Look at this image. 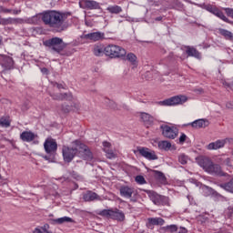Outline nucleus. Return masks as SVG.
I'll list each match as a JSON object with an SVG mask.
<instances>
[{
  "instance_id": "1",
  "label": "nucleus",
  "mask_w": 233,
  "mask_h": 233,
  "mask_svg": "<svg viewBox=\"0 0 233 233\" xmlns=\"http://www.w3.org/2000/svg\"><path fill=\"white\" fill-rule=\"evenodd\" d=\"M40 15L43 23L46 24L49 28H53L55 32H58V34H61V32H66V30H68V26H70L68 22H66V19L72 15L70 12L48 10L40 14Z\"/></svg>"
},
{
  "instance_id": "2",
  "label": "nucleus",
  "mask_w": 233,
  "mask_h": 233,
  "mask_svg": "<svg viewBox=\"0 0 233 233\" xmlns=\"http://www.w3.org/2000/svg\"><path fill=\"white\" fill-rule=\"evenodd\" d=\"M43 45L52 50V52L59 54V56H68V54L63 53V50L66 48V43H65L61 37L55 36L49 38L44 41Z\"/></svg>"
},
{
  "instance_id": "3",
  "label": "nucleus",
  "mask_w": 233,
  "mask_h": 233,
  "mask_svg": "<svg viewBox=\"0 0 233 233\" xmlns=\"http://www.w3.org/2000/svg\"><path fill=\"white\" fill-rule=\"evenodd\" d=\"M105 56L111 59H119L127 56V50L119 46L108 45L105 47Z\"/></svg>"
},
{
  "instance_id": "4",
  "label": "nucleus",
  "mask_w": 233,
  "mask_h": 233,
  "mask_svg": "<svg viewBox=\"0 0 233 233\" xmlns=\"http://www.w3.org/2000/svg\"><path fill=\"white\" fill-rule=\"evenodd\" d=\"M98 216H102V218H107V219H114L115 221H124L125 220V213L120 209H103L98 212Z\"/></svg>"
},
{
  "instance_id": "5",
  "label": "nucleus",
  "mask_w": 233,
  "mask_h": 233,
  "mask_svg": "<svg viewBox=\"0 0 233 233\" xmlns=\"http://www.w3.org/2000/svg\"><path fill=\"white\" fill-rule=\"evenodd\" d=\"M72 145L78 147V154L85 161H92L94 159L92 151H90L88 146L83 144L81 140H75L72 142Z\"/></svg>"
},
{
  "instance_id": "6",
  "label": "nucleus",
  "mask_w": 233,
  "mask_h": 233,
  "mask_svg": "<svg viewBox=\"0 0 233 233\" xmlns=\"http://www.w3.org/2000/svg\"><path fill=\"white\" fill-rule=\"evenodd\" d=\"M187 101H188V97L183 95H178V96H171L163 101H159L157 102V105H159L160 106H176L177 105H183Z\"/></svg>"
},
{
  "instance_id": "7",
  "label": "nucleus",
  "mask_w": 233,
  "mask_h": 233,
  "mask_svg": "<svg viewBox=\"0 0 233 233\" xmlns=\"http://www.w3.org/2000/svg\"><path fill=\"white\" fill-rule=\"evenodd\" d=\"M78 152H79V148L76 146L75 147L63 146L62 156L65 163H72V161H74V157L77 156Z\"/></svg>"
},
{
  "instance_id": "8",
  "label": "nucleus",
  "mask_w": 233,
  "mask_h": 233,
  "mask_svg": "<svg viewBox=\"0 0 233 233\" xmlns=\"http://www.w3.org/2000/svg\"><path fill=\"white\" fill-rule=\"evenodd\" d=\"M203 8L204 10H207V12L213 14V15H216V17H218V19H221L225 23H228V25H233V22L230 21V19H228L227 16H225V14L223 13V11L219 10L218 6L208 4V5H205Z\"/></svg>"
},
{
  "instance_id": "9",
  "label": "nucleus",
  "mask_w": 233,
  "mask_h": 233,
  "mask_svg": "<svg viewBox=\"0 0 233 233\" xmlns=\"http://www.w3.org/2000/svg\"><path fill=\"white\" fill-rule=\"evenodd\" d=\"M160 128L162 130V136L167 137V139H176L179 134V129L174 126L164 125Z\"/></svg>"
},
{
  "instance_id": "10",
  "label": "nucleus",
  "mask_w": 233,
  "mask_h": 233,
  "mask_svg": "<svg viewBox=\"0 0 233 233\" xmlns=\"http://www.w3.org/2000/svg\"><path fill=\"white\" fill-rule=\"evenodd\" d=\"M137 152L139 153L142 157H145V159H147L148 161H156L158 159V157L156 155V151L148 147H137Z\"/></svg>"
},
{
  "instance_id": "11",
  "label": "nucleus",
  "mask_w": 233,
  "mask_h": 233,
  "mask_svg": "<svg viewBox=\"0 0 233 233\" xmlns=\"http://www.w3.org/2000/svg\"><path fill=\"white\" fill-rule=\"evenodd\" d=\"M119 193L122 198H127V199H130V201H136L134 199V196H137V191L129 186H121L119 188Z\"/></svg>"
},
{
  "instance_id": "12",
  "label": "nucleus",
  "mask_w": 233,
  "mask_h": 233,
  "mask_svg": "<svg viewBox=\"0 0 233 233\" xmlns=\"http://www.w3.org/2000/svg\"><path fill=\"white\" fill-rule=\"evenodd\" d=\"M80 8H84L86 10H100L101 5L99 3L94 0H81L79 2Z\"/></svg>"
},
{
  "instance_id": "13",
  "label": "nucleus",
  "mask_w": 233,
  "mask_h": 233,
  "mask_svg": "<svg viewBox=\"0 0 233 233\" xmlns=\"http://www.w3.org/2000/svg\"><path fill=\"white\" fill-rule=\"evenodd\" d=\"M44 148L47 154H56L57 152V142L54 138H47L44 143Z\"/></svg>"
},
{
  "instance_id": "14",
  "label": "nucleus",
  "mask_w": 233,
  "mask_h": 233,
  "mask_svg": "<svg viewBox=\"0 0 233 233\" xmlns=\"http://www.w3.org/2000/svg\"><path fill=\"white\" fill-rule=\"evenodd\" d=\"M0 66H2L3 72L12 70L14 68V59L10 56H0Z\"/></svg>"
},
{
  "instance_id": "15",
  "label": "nucleus",
  "mask_w": 233,
  "mask_h": 233,
  "mask_svg": "<svg viewBox=\"0 0 233 233\" xmlns=\"http://www.w3.org/2000/svg\"><path fill=\"white\" fill-rule=\"evenodd\" d=\"M230 141V138L218 139L215 142H211L207 146L208 150H219L223 148L227 143Z\"/></svg>"
},
{
  "instance_id": "16",
  "label": "nucleus",
  "mask_w": 233,
  "mask_h": 233,
  "mask_svg": "<svg viewBox=\"0 0 233 233\" xmlns=\"http://www.w3.org/2000/svg\"><path fill=\"white\" fill-rule=\"evenodd\" d=\"M50 96L55 101H72L74 99L72 93H57L50 94Z\"/></svg>"
},
{
  "instance_id": "17",
  "label": "nucleus",
  "mask_w": 233,
  "mask_h": 233,
  "mask_svg": "<svg viewBox=\"0 0 233 233\" xmlns=\"http://www.w3.org/2000/svg\"><path fill=\"white\" fill-rule=\"evenodd\" d=\"M37 137V135L32 131H23L20 134V139L25 143H32Z\"/></svg>"
},
{
  "instance_id": "18",
  "label": "nucleus",
  "mask_w": 233,
  "mask_h": 233,
  "mask_svg": "<svg viewBox=\"0 0 233 233\" xmlns=\"http://www.w3.org/2000/svg\"><path fill=\"white\" fill-rule=\"evenodd\" d=\"M198 165L204 168V170L207 172L208 168L210 167V165H212V160L207 157H198L196 158Z\"/></svg>"
},
{
  "instance_id": "19",
  "label": "nucleus",
  "mask_w": 233,
  "mask_h": 233,
  "mask_svg": "<svg viewBox=\"0 0 233 233\" xmlns=\"http://www.w3.org/2000/svg\"><path fill=\"white\" fill-rule=\"evenodd\" d=\"M208 174H214L215 176H226L225 172L221 169V166L211 162L209 168L207 170Z\"/></svg>"
},
{
  "instance_id": "20",
  "label": "nucleus",
  "mask_w": 233,
  "mask_h": 233,
  "mask_svg": "<svg viewBox=\"0 0 233 233\" xmlns=\"http://www.w3.org/2000/svg\"><path fill=\"white\" fill-rule=\"evenodd\" d=\"M186 54H187L188 57H196V59H201V53H199V51H198V49L193 46H187Z\"/></svg>"
},
{
  "instance_id": "21",
  "label": "nucleus",
  "mask_w": 233,
  "mask_h": 233,
  "mask_svg": "<svg viewBox=\"0 0 233 233\" xmlns=\"http://www.w3.org/2000/svg\"><path fill=\"white\" fill-rule=\"evenodd\" d=\"M86 39H89V41H100V39H105V33H101V32L89 33L86 35Z\"/></svg>"
},
{
  "instance_id": "22",
  "label": "nucleus",
  "mask_w": 233,
  "mask_h": 233,
  "mask_svg": "<svg viewBox=\"0 0 233 233\" xmlns=\"http://www.w3.org/2000/svg\"><path fill=\"white\" fill-rule=\"evenodd\" d=\"M146 192L148 195L151 201L154 203V205L159 206V202H160V199H161V195H159L157 192L152 191V190H147Z\"/></svg>"
},
{
  "instance_id": "23",
  "label": "nucleus",
  "mask_w": 233,
  "mask_h": 233,
  "mask_svg": "<svg viewBox=\"0 0 233 233\" xmlns=\"http://www.w3.org/2000/svg\"><path fill=\"white\" fill-rule=\"evenodd\" d=\"M156 225H165V219L161 218H147V227L152 228Z\"/></svg>"
},
{
  "instance_id": "24",
  "label": "nucleus",
  "mask_w": 233,
  "mask_h": 233,
  "mask_svg": "<svg viewBox=\"0 0 233 233\" xmlns=\"http://www.w3.org/2000/svg\"><path fill=\"white\" fill-rule=\"evenodd\" d=\"M190 125L193 128H207V127H208V120L198 119L192 122Z\"/></svg>"
},
{
  "instance_id": "25",
  "label": "nucleus",
  "mask_w": 233,
  "mask_h": 233,
  "mask_svg": "<svg viewBox=\"0 0 233 233\" xmlns=\"http://www.w3.org/2000/svg\"><path fill=\"white\" fill-rule=\"evenodd\" d=\"M84 201H96V199H100L99 195L93 191H87L83 195Z\"/></svg>"
},
{
  "instance_id": "26",
  "label": "nucleus",
  "mask_w": 233,
  "mask_h": 233,
  "mask_svg": "<svg viewBox=\"0 0 233 233\" xmlns=\"http://www.w3.org/2000/svg\"><path fill=\"white\" fill-rule=\"evenodd\" d=\"M126 61L130 63L132 68H137V56L134 53H128L126 56Z\"/></svg>"
},
{
  "instance_id": "27",
  "label": "nucleus",
  "mask_w": 233,
  "mask_h": 233,
  "mask_svg": "<svg viewBox=\"0 0 233 233\" xmlns=\"http://www.w3.org/2000/svg\"><path fill=\"white\" fill-rule=\"evenodd\" d=\"M106 12H108L109 14L117 15L119 14H121V12H123V7L115 5H109L106 7Z\"/></svg>"
},
{
  "instance_id": "28",
  "label": "nucleus",
  "mask_w": 233,
  "mask_h": 233,
  "mask_svg": "<svg viewBox=\"0 0 233 233\" xmlns=\"http://www.w3.org/2000/svg\"><path fill=\"white\" fill-rule=\"evenodd\" d=\"M19 23V19L17 18H0V25L2 26H6L7 25H17Z\"/></svg>"
},
{
  "instance_id": "29",
  "label": "nucleus",
  "mask_w": 233,
  "mask_h": 233,
  "mask_svg": "<svg viewBox=\"0 0 233 233\" xmlns=\"http://www.w3.org/2000/svg\"><path fill=\"white\" fill-rule=\"evenodd\" d=\"M51 221L53 225H63V223H74V219H72V218L70 217H63L60 218L52 219Z\"/></svg>"
},
{
  "instance_id": "30",
  "label": "nucleus",
  "mask_w": 233,
  "mask_h": 233,
  "mask_svg": "<svg viewBox=\"0 0 233 233\" xmlns=\"http://www.w3.org/2000/svg\"><path fill=\"white\" fill-rule=\"evenodd\" d=\"M154 175L156 179L161 183V185H167V177H165V174L161 171L154 170Z\"/></svg>"
},
{
  "instance_id": "31",
  "label": "nucleus",
  "mask_w": 233,
  "mask_h": 233,
  "mask_svg": "<svg viewBox=\"0 0 233 233\" xmlns=\"http://www.w3.org/2000/svg\"><path fill=\"white\" fill-rule=\"evenodd\" d=\"M141 119L145 123V125H152L154 123V116H152L148 113H141Z\"/></svg>"
},
{
  "instance_id": "32",
  "label": "nucleus",
  "mask_w": 233,
  "mask_h": 233,
  "mask_svg": "<svg viewBox=\"0 0 233 233\" xmlns=\"http://www.w3.org/2000/svg\"><path fill=\"white\" fill-rule=\"evenodd\" d=\"M158 148L160 150H165L166 152H168L170 148H172V143L167 140H162L158 142Z\"/></svg>"
},
{
  "instance_id": "33",
  "label": "nucleus",
  "mask_w": 233,
  "mask_h": 233,
  "mask_svg": "<svg viewBox=\"0 0 233 233\" xmlns=\"http://www.w3.org/2000/svg\"><path fill=\"white\" fill-rule=\"evenodd\" d=\"M93 54L97 57L105 56V47L103 46H96L93 49Z\"/></svg>"
},
{
  "instance_id": "34",
  "label": "nucleus",
  "mask_w": 233,
  "mask_h": 233,
  "mask_svg": "<svg viewBox=\"0 0 233 233\" xmlns=\"http://www.w3.org/2000/svg\"><path fill=\"white\" fill-rule=\"evenodd\" d=\"M219 34L228 39V41H233V34L232 32L226 29H219Z\"/></svg>"
},
{
  "instance_id": "35",
  "label": "nucleus",
  "mask_w": 233,
  "mask_h": 233,
  "mask_svg": "<svg viewBox=\"0 0 233 233\" xmlns=\"http://www.w3.org/2000/svg\"><path fill=\"white\" fill-rule=\"evenodd\" d=\"M34 233H53L52 231H50V225L48 224H45L43 227H41L40 228H35L34 230Z\"/></svg>"
},
{
  "instance_id": "36",
  "label": "nucleus",
  "mask_w": 233,
  "mask_h": 233,
  "mask_svg": "<svg viewBox=\"0 0 233 233\" xmlns=\"http://www.w3.org/2000/svg\"><path fill=\"white\" fill-rule=\"evenodd\" d=\"M189 159L190 158L188 157V156H187L185 153H182L177 157V161L178 163H180V165H187Z\"/></svg>"
},
{
  "instance_id": "37",
  "label": "nucleus",
  "mask_w": 233,
  "mask_h": 233,
  "mask_svg": "<svg viewBox=\"0 0 233 233\" xmlns=\"http://www.w3.org/2000/svg\"><path fill=\"white\" fill-rule=\"evenodd\" d=\"M0 127H3L4 128H8V127H10V120H8L6 117H1Z\"/></svg>"
},
{
  "instance_id": "38",
  "label": "nucleus",
  "mask_w": 233,
  "mask_h": 233,
  "mask_svg": "<svg viewBox=\"0 0 233 233\" xmlns=\"http://www.w3.org/2000/svg\"><path fill=\"white\" fill-rule=\"evenodd\" d=\"M135 181L138 184V185H146L147 180L145 179V177L138 175L136 177Z\"/></svg>"
},
{
  "instance_id": "39",
  "label": "nucleus",
  "mask_w": 233,
  "mask_h": 233,
  "mask_svg": "<svg viewBox=\"0 0 233 233\" xmlns=\"http://www.w3.org/2000/svg\"><path fill=\"white\" fill-rule=\"evenodd\" d=\"M167 232H177V226L176 225H170L166 227Z\"/></svg>"
},
{
  "instance_id": "40",
  "label": "nucleus",
  "mask_w": 233,
  "mask_h": 233,
  "mask_svg": "<svg viewBox=\"0 0 233 233\" xmlns=\"http://www.w3.org/2000/svg\"><path fill=\"white\" fill-rule=\"evenodd\" d=\"M72 110V106H68L66 104L62 105V112H64V114H68V112H70Z\"/></svg>"
},
{
  "instance_id": "41",
  "label": "nucleus",
  "mask_w": 233,
  "mask_h": 233,
  "mask_svg": "<svg viewBox=\"0 0 233 233\" xmlns=\"http://www.w3.org/2000/svg\"><path fill=\"white\" fill-rule=\"evenodd\" d=\"M168 201H169L168 197L161 196V195H160V202H159V205H168Z\"/></svg>"
},
{
  "instance_id": "42",
  "label": "nucleus",
  "mask_w": 233,
  "mask_h": 233,
  "mask_svg": "<svg viewBox=\"0 0 233 233\" xmlns=\"http://www.w3.org/2000/svg\"><path fill=\"white\" fill-rule=\"evenodd\" d=\"M187 141V135L185 133H181L178 138L179 145H183Z\"/></svg>"
},
{
  "instance_id": "43",
  "label": "nucleus",
  "mask_w": 233,
  "mask_h": 233,
  "mask_svg": "<svg viewBox=\"0 0 233 233\" xmlns=\"http://www.w3.org/2000/svg\"><path fill=\"white\" fill-rule=\"evenodd\" d=\"M106 157H108V159H112L116 157V155L114 154V152L112 151H106Z\"/></svg>"
},
{
  "instance_id": "44",
  "label": "nucleus",
  "mask_w": 233,
  "mask_h": 233,
  "mask_svg": "<svg viewBox=\"0 0 233 233\" xmlns=\"http://www.w3.org/2000/svg\"><path fill=\"white\" fill-rule=\"evenodd\" d=\"M228 216L233 218V207L228 208Z\"/></svg>"
},
{
  "instance_id": "45",
  "label": "nucleus",
  "mask_w": 233,
  "mask_h": 233,
  "mask_svg": "<svg viewBox=\"0 0 233 233\" xmlns=\"http://www.w3.org/2000/svg\"><path fill=\"white\" fill-rule=\"evenodd\" d=\"M226 108L232 109L233 108V101L227 102Z\"/></svg>"
},
{
  "instance_id": "46",
  "label": "nucleus",
  "mask_w": 233,
  "mask_h": 233,
  "mask_svg": "<svg viewBox=\"0 0 233 233\" xmlns=\"http://www.w3.org/2000/svg\"><path fill=\"white\" fill-rule=\"evenodd\" d=\"M31 21L34 24L37 23V21H39V16L38 15L32 16Z\"/></svg>"
},
{
  "instance_id": "47",
  "label": "nucleus",
  "mask_w": 233,
  "mask_h": 233,
  "mask_svg": "<svg viewBox=\"0 0 233 233\" xmlns=\"http://www.w3.org/2000/svg\"><path fill=\"white\" fill-rule=\"evenodd\" d=\"M55 86H56V88H58V90L65 89V86L59 83H55Z\"/></svg>"
},
{
  "instance_id": "48",
  "label": "nucleus",
  "mask_w": 233,
  "mask_h": 233,
  "mask_svg": "<svg viewBox=\"0 0 233 233\" xmlns=\"http://www.w3.org/2000/svg\"><path fill=\"white\" fill-rule=\"evenodd\" d=\"M103 147L105 148H110L111 144L109 142H107V141H105V142H103Z\"/></svg>"
},
{
  "instance_id": "49",
  "label": "nucleus",
  "mask_w": 233,
  "mask_h": 233,
  "mask_svg": "<svg viewBox=\"0 0 233 233\" xmlns=\"http://www.w3.org/2000/svg\"><path fill=\"white\" fill-rule=\"evenodd\" d=\"M187 232H188V231L185 228H180L179 230L177 229V233H187Z\"/></svg>"
},
{
  "instance_id": "50",
  "label": "nucleus",
  "mask_w": 233,
  "mask_h": 233,
  "mask_svg": "<svg viewBox=\"0 0 233 233\" xmlns=\"http://www.w3.org/2000/svg\"><path fill=\"white\" fill-rule=\"evenodd\" d=\"M1 12H3L4 14H11L12 9L4 8L1 10Z\"/></svg>"
},
{
  "instance_id": "51",
  "label": "nucleus",
  "mask_w": 233,
  "mask_h": 233,
  "mask_svg": "<svg viewBox=\"0 0 233 233\" xmlns=\"http://www.w3.org/2000/svg\"><path fill=\"white\" fill-rule=\"evenodd\" d=\"M42 74L48 75V69L46 67H44L41 69Z\"/></svg>"
},
{
  "instance_id": "52",
  "label": "nucleus",
  "mask_w": 233,
  "mask_h": 233,
  "mask_svg": "<svg viewBox=\"0 0 233 233\" xmlns=\"http://www.w3.org/2000/svg\"><path fill=\"white\" fill-rule=\"evenodd\" d=\"M13 14H15V15H17V14H21V10H13Z\"/></svg>"
},
{
  "instance_id": "53",
  "label": "nucleus",
  "mask_w": 233,
  "mask_h": 233,
  "mask_svg": "<svg viewBox=\"0 0 233 233\" xmlns=\"http://www.w3.org/2000/svg\"><path fill=\"white\" fill-rule=\"evenodd\" d=\"M155 21H163V16H157Z\"/></svg>"
},
{
  "instance_id": "54",
  "label": "nucleus",
  "mask_w": 233,
  "mask_h": 233,
  "mask_svg": "<svg viewBox=\"0 0 233 233\" xmlns=\"http://www.w3.org/2000/svg\"><path fill=\"white\" fill-rule=\"evenodd\" d=\"M44 159H46V161H50V157H48V156H44Z\"/></svg>"
},
{
  "instance_id": "55",
  "label": "nucleus",
  "mask_w": 233,
  "mask_h": 233,
  "mask_svg": "<svg viewBox=\"0 0 233 233\" xmlns=\"http://www.w3.org/2000/svg\"><path fill=\"white\" fill-rule=\"evenodd\" d=\"M206 190H208V192H212V188L206 187Z\"/></svg>"
},
{
  "instance_id": "56",
  "label": "nucleus",
  "mask_w": 233,
  "mask_h": 233,
  "mask_svg": "<svg viewBox=\"0 0 233 233\" xmlns=\"http://www.w3.org/2000/svg\"><path fill=\"white\" fill-rule=\"evenodd\" d=\"M3 45V36L0 35V46Z\"/></svg>"
},
{
  "instance_id": "57",
  "label": "nucleus",
  "mask_w": 233,
  "mask_h": 233,
  "mask_svg": "<svg viewBox=\"0 0 233 233\" xmlns=\"http://www.w3.org/2000/svg\"><path fill=\"white\" fill-rule=\"evenodd\" d=\"M75 108H76V109L79 108V105L76 104Z\"/></svg>"
},
{
  "instance_id": "58",
  "label": "nucleus",
  "mask_w": 233,
  "mask_h": 233,
  "mask_svg": "<svg viewBox=\"0 0 233 233\" xmlns=\"http://www.w3.org/2000/svg\"><path fill=\"white\" fill-rule=\"evenodd\" d=\"M0 179H3V177L1 176V174H0Z\"/></svg>"
},
{
  "instance_id": "59",
  "label": "nucleus",
  "mask_w": 233,
  "mask_h": 233,
  "mask_svg": "<svg viewBox=\"0 0 233 233\" xmlns=\"http://www.w3.org/2000/svg\"><path fill=\"white\" fill-rule=\"evenodd\" d=\"M5 1H10V0H5Z\"/></svg>"
}]
</instances>
